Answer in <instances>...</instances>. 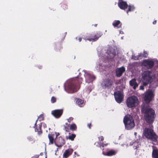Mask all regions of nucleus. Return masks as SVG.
<instances>
[{
	"label": "nucleus",
	"instance_id": "7c9ffc66",
	"mask_svg": "<svg viewBox=\"0 0 158 158\" xmlns=\"http://www.w3.org/2000/svg\"><path fill=\"white\" fill-rule=\"evenodd\" d=\"M66 125H67V126H64V130H65L66 131H68V130L69 129H68L69 125L68 124L66 123Z\"/></svg>",
	"mask_w": 158,
	"mask_h": 158
},
{
	"label": "nucleus",
	"instance_id": "7ed1b4c3",
	"mask_svg": "<svg viewBox=\"0 0 158 158\" xmlns=\"http://www.w3.org/2000/svg\"><path fill=\"white\" fill-rule=\"evenodd\" d=\"M152 72L149 71H145L143 73L142 79L144 85L146 86L152 82Z\"/></svg>",
	"mask_w": 158,
	"mask_h": 158
},
{
	"label": "nucleus",
	"instance_id": "c9c22d12",
	"mask_svg": "<svg viewBox=\"0 0 158 158\" xmlns=\"http://www.w3.org/2000/svg\"><path fill=\"white\" fill-rule=\"evenodd\" d=\"M39 157V155H35L31 157V158H38Z\"/></svg>",
	"mask_w": 158,
	"mask_h": 158
},
{
	"label": "nucleus",
	"instance_id": "39448f33",
	"mask_svg": "<svg viewBox=\"0 0 158 158\" xmlns=\"http://www.w3.org/2000/svg\"><path fill=\"white\" fill-rule=\"evenodd\" d=\"M143 134L147 138L154 141H156L157 136L151 128H145L144 130Z\"/></svg>",
	"mask_w": 158,
	"mask_h": 158
},
{
	"label": "nucleus",
	"instance_id": "79ce46f5",
	"mask_svg": "<svg viewBox=\"0 0 158 158\" xmlns=\"http://www.w3.org/2000/svg\"><path fill=\"white\" fill-rule=\"evenodd\" d=\"M79 40L80 42H81V38H80L79 39Z\"/></svg>",
	"mask_w": 158,
	"mask_h": 158
},
{
	"label": "nucleus",
	"instance_id": "37998d69",
	"mask_svg": "<svg viewBox=\"0 0 158 158\" xmlns=\"http://www.w3.org/2000/svg\"><path fill=\"white\" fill-rule=\"evenodd\" d=\"M122 32L123 33V31H122V32H120V33H122Z\"/></svg>",
	"mask_w": 158,
	"mask_h": 158
},
{
	"label": "nucleus",
	"instance_id": "dca6fc26",
	"mask_svg": "<svg viewBox=\"0 0 158 158\" xmlns=\"http://www.w3.org/2000/svg\"><path fill=\"white\" fill-rule=\"evenodd\" d=\"M73 152V150L72 149H68L65 151L63 154V156L65 158L68 157L71 154H72Z\"/></svg>",
	"mask_w": 158,
	"mask_h": 158
},
{
	"label": "nucleus",
	"instance_id": "ea45409f",
	"mask_svg": "<svg viewBox=\"0 0 158 158\" xmlns=\"http://www.w3.org/2000/svg\"><path fill=\"white\" fill-rule=\"evenodd\" d=\"M156 20H155L153 22V24H155L156 23Z\"/></svg>",
	"mask_w": 158,
	"mask_h": 158
},
{
	"label": "nucleus",
	"instance_id": "1a4fd4ad",
	"mask_svg": "<svg viewBox=\"0 0 158 158\" xmlns=\"http://www.w3.org/2000/svg\"><path fill=\"white\" fill-rule=\"evenodd\" d=\"M85 72V80L86 82L88 83L92 82L95 79V77L91 75L89 73L85 70H84Z\"/></svg>",
	"mask_w": 158,
	"mask_h": 158
},
{
	"label": "nucleus",
	"instance_id": "a878e982",
	"mask_svg": "<svg viewBox=\"0 0 158 158\" xmlns=\"http://www.w3.org/2000/svg\"><path fill=\"white\" fill-rule=\"evenodd\" d=\"M77 128V126L75 124H73L70 125V129L72 130H75Z\"/></svg>",
	"mask_w": 158,
	"mask_h": 158
},
{
	"label": "nucleus",
	"instance_id": "a19ab883",
	"mask_svg": "<svg viewBox=\"0 0 158 158\" xmlns=\"http://www.w3.org/2000/svg\"><path fill=\"white\" fill-rule=\"evenodd\" d=\"M37 120H36V122L35 123V126H34V127L35 128V127L36 126V122H37Z\"/></svg>",
	"mask_w": 158,
	"mask_h": 158
},
{
	"label": "nucleus",
	"instance_id": "9b49d317",
	"mask_svg": "<svg viewBox=\"0 0 158 158\" xmlns=\"http://www.w3.org/2000/svg\"><path fill=\"white\" fill-rule=\"evenodd\" d=\"M63 113L62 109L56 110L52 111V114L56 118H59L62 115Z\"/></svg>",
	"mask_w": 158,
	"mask_h": 158
},
{
	"label": "nucleus",
	"instance_id": "cd10ccee",
	"mask_svg": "<svg viewBox=\"0 0 158 158\" xmlns=\"http://www.w3.org/2000/svg\"><path fill=\"white\" fill-rule=\"evenodd\" d=\"M128 10L127 11V13H128V11H130L134 10L135 7L133 6H129Z\"/></svg>",
	"mask_w": 158,
	"mask_h": 158
},
{
	"label": "nucleus",
	"instance_id": "20e7f679",
	"mask_svg": "<svg viewBox=\"0 0 158 158\" xmlns=\"http://www.w3.org/2000/svg\"><path fill=\"white\" fill-rule=\"evenodd\" d=\"M126 104L129 108L135 107L137 106L139 102L138 98L135 96L129 97L126 101Z\"/></svg>",
	"mask_w": 158,
	"mask_h": 158
},
{
	"label": "nucleus",
	"instance_id": "a211bd4d",
	"mask_svg": "<svg viewBox=\"0 0 158 158\" xmlns=\"http://www.w3.org/2000/svg\"><path fill=\"white\" fill-rule=\"evenodd\" d=\"M111 81L109 79H106L103 83V85L105 87H108L111 85Z\"/></svg>",
	"mask_w": 158,
	"mask_h": 158
},
{
	"label": "nucleus",
	"instance_id": "bb28decb",
	"mask_svg": "<svg viewBox=\"0 0 158 158\" xmlns=\"http://www.w3.org/2000/svg\"><path fill=\"white\" fill-rule=\"evenodd\" d=\"M76 135L74 134H72L71 135H69L68 138L71 140H73L74 138L75 137Z\"/></svg>",
	"mask_w": 158,
	"mask_h": 158
},
{
	"label": "nucleus",
	"instance_id": "f3484780",
	"mask_svg": "<svg viewBox=\"0 0 158 158\" xmlns=\"http://www.w3.org/2000/svg\"><path fill=\"white\" fill-rule=\"evenodd\" d=\"M110 51L109 50H108L106 52V53L108 55H109L111 58L113 57L116 55V52L114 49L111 48L110 49Z\"/></svg>",
	"mask_w": 158,
	"mask_h": 158
},
{
	"label": "nucleus",
	"instance_id": "c03bdc74",
	"mask_svg": "<svg viewBox=\"0 0 158 158\" xmlns=\"http://www.w3.org/2000/svg\"><path fill=\"white\" fill-rule=\"evenodd\" d=\"M122 32L123 33V31H122V32H120V33H122Z\"/></svg>",
	"mask_w": 158,
	"mask_h": 158
},
{
	"label": "nucleus",
	"instance_id": "393cba45",
	"mask_svg": "<svg viewBox=\"0 0 158 158\" xmlns=\"http://www.w3.org/2000/svg\"><path fill=\"white\" fill-rule=\"evenodd\" d=\"M142 54H139V55L137 56H132V59H133L135 60H138L139 57L141 56H142Z\"/></svg>",
	"mask_w": 158,
	"mask_h": 158
},
{
	"label": "nucleus",
	"instance_id": "ddd939ff",
	"mask_svg": "<svg viewBox=\"0 0 158 158\" xmlns=\"http://www.w3.org/2000/svg\"><path fill=\"white\" fill-rule=\"evenodd\" d=\"M119 1L118 3V5L121 9L125 10L127 7V2H123L122 0H119Z\"/></svg>",
	"mask_w": 158,
	"mask_h": 158
},
{
	"label": "nucleus",
	"instance_id": "473e14b6",
	"mask_svg": "<svg viewBox=\"0 0 158 158\" xmlns=\"http://www.w3.org/2000/svg\"><path fill=\"white\" fill-rule=\"evenodd\" d=\"M144 54H143V55H142V56H143L145 57H147V55H148L147 53L145 51H144Z\"/></svg>",
	"mask_w": 158,
	"mask_h": 158
},
{
	"label": "nucleus",
	"instance_id": "2eb2a0df",
	"mask_svg": "<svg viewBox=\"0 0 158 158\" xmlns=\"http://www.w3.org/2000/svg\"><path fill=\"white\" fill-rule=\"evenodd\" d=\"M65 143L64 140L61 137H59L57 140L56 145L58 147H61Z\"/></svg>",
	"mask_w": 158,
	"mask_h": 158
},
{
	"label": "nucleus",
	"instance_id": "09e8293b",
	"mask_svg": "<svg viewBox=\"0 0 158 158\" xmlns=\"http://www.w3.org/2000/svg\"><path fill=\"white\" fill-rule=\"evenodd\" d=\"M59 135V134L58 133V134H57V135H56V136H57V135Z\"/></svg>",
	"mask_w": 158,
	"mask_h": 158
},
{
	"label": "nucleus",
	"instance_id": "f8f14e48",
	"mask_svg": "<svg viewBox=\"0 0 158 158\" xmlns=\"http://www.w3.org/2000/svg\"><path fill=\"white\" fill-rule=\"evenodd\" d=\"M125 68L124 67H122L117 68L116 70V74L118 77H120L122 76L123 73L125 71Z\"/></svg>",
	"mask_w": 158,
	"mask_h": 158
},
{
	"label": "nucleus",
	"instance_id": "f704fd0d",
	"mask_svg": "<svg viewBox=\"0 0 158 158\" xmlns=\"http://www.w3.org/2000/svg\"><path fill=\"white\" fill-rule=\"evenodd\" d=\"M99 139L100 140H101L102 141L104 140V138L103 136H100L99 137Z\"/></svg>",
	"mask_w": 158,
	"mask_h": 158
},
{
	"label": "nucleus",
	"instance_id": "4c0bfd02",
	"mask_svg": "<svg viewBox=\"0 0 158 158\" xmlns=\"http://www.w3.org/2000/svg\"><path fill=\"white\" fill-rule=\"evenodd\" d=\"M143 86H144L143 85H141L140 87V89L141 90H143L144 89V87Z\"/></svg>",
	"mask_w": 158,
	"mask_h": 158
},
{
	"label": "nucleus",
	"instance_id": "58836bf2",
	"mask_svg": "<svg viewBox=\"0 0 158 158\" xmlns=\"http://www.w3.org/2000/svg\"><path fill=\"white\" fill-rule=\"evenodd\" d=\"M91 125V123H89V124H88V127H89V128L90 129V126Z\"/></svg>",
	"mask_w": 158,
	"mask_h": 158
},
{
	"label": "nucleus",
	"instance_id": "c85d7f7f",
	"mask_svg": "<svg viewBox=\"0 0 158 158\" xmlns=\"http://www.w3.org/2000/svg\"><path fill=\"white\" fill-rule=\"evenodd\" d=\"M139 147V143L135 142L134 143V148L135 149H136L137 148Z\"/></svg>",
	"mask_w": 158,
	"mask_h": 158
},
{
	"label": "nucleus",
	"instance_id": "49530a36",
	"mask_svg": "<svg viewBox=\"0 0 158 158\" xmlns=\"http://www.w3.org/2000/svg\"><path fill=\"white\" fill-rule=\"evenodd\" d=\"M59 135V134L58 133V134H57V135H56V136H57V135Z\"/></svg>",
	"mask_w": 158,
	"mask_h": 158
},
{
	"label": "nucleus",
	"instance_id": "6e6552de",
	"mask_svg": "<svg viewBox=\"0 0 158 158\" xmlns=\"http://www.w3.org/2000/svg\"><path fill=\"white\" fill-rule=\"evenodd\" d=\"M114 96L116 101L118 103H120L123 101V97L122 92L117 91L114 93Z\"/></svg>",
	"mask_w": 158,
	"mask_h": 158
},
{
	"label": "nucleus",
	"instance_id": "f03ea898",
	"mask_svg": "<svg viewBox=\"0 0 158 158\" xmlns=\"http://www.w3.org/2000/svg\"><path fill=\"white\" fill-rule=\"evenodd\" d=\"M123 122L125 128L127 130L132 129L135 126V124L132 117L129 114L126 115L124 117Z\"/></svg>",
	"mask_w": 158,
	"mask_h": 158
},
{
	"label": "nucleus",
	"instance_id": "0eeeda50",
	"mask_svg": "<svg viewBox=\"0 0 158 158\" xmlns=\"http://www.w3.org/2000/svg\"><path fill=\"white\" fill-rule=\"evenodd\" d=\"M154 96L153 91L151 90L147 91L145 93L144 99L147 103H149Z\"/></svg>",
	"mask_w": 158,
	"mask_h": 158
},
{
	"label": "nucleus",
	"instance_id": "a18cd8bd",
	"mask_svg": "<svg viewBox=\"0 0 158 158\" xmlns=\"http://www.w3.org/2000/svg\"><path fill=\"white\" fill-rule=\"evenodd\" d=\"M122 32L123 33V31H122V32H120V33H122Z\"/></svg>",
	"mask_w": 158,
	"mask_h": 158
},
{
	"label": "nucleus",
	"instance_id": "72a5a7b5",
	"mask_svg": "<svg viewBox=\"0 0 158 158\" xmlns=\"http://www.w3.org/2000/svg\"><path fill=\"white\" fill-rule=\"evenodd\" d=\"M73 119V118L72 117H70L68 119H67L68 121L69 122H70Z\"/></svg>",
	"mask_w": 158,
	"mask_h": 158
},
{
	"label": "nucleus",
	"instance_id": "f257e3e1",
	"mask_svg": "<svg viewBox=\"0 0 158 158\" xmlns=\"http://www.w3.org/2000/svg\"><path fill=\"white\" fill-rule=\"evenodd\" d=\"M141 111L145 114V119L147 123H150L153 122L154 115V111L153 109L148 107L147 105L145 104L142 106Z\"/></svg>",
	"mask_w": 158,
	"mask_h": 158
},
{
	"label": "nucleus",
	"instance_id": "423d86ee",
	"mask_svg": "<svg viewBox=\"0 0 158 158\" xmlns=\"http://www.w3.org/2000/svg\"><path fill=\"white\" fill-rule=\"evenodd\" d=\"M82 81V79H79L78 80L74 81L73 80L71 81H69V83L68 88L71 93H73L76 92L77 91V86L75 84L77 82L79 83H81Z\"/></svg>",
	"mask_w": 158,
	"mask_h": 158
},
{
	"label": "nucleus",
	"instance_id": "4468645a",
	"mask_svg": "<svg viewBox=\"0 0 158 158\" xmlns=\"http://www.w3.org/2000/svg\"><path fill=\"white\" fill-rule=\"evenodd\" d=\"M129 84L132 87L134 90L138 86V84L136 82V80L135 79L131 80L130 81Z\"/></svg>",
	"mask_w": 158,
	"mask_h": 158
},
{
	"label": "nucleus",
	"instance_id": "8fccbe9b",
	"mask_svg": "<svg viewBox=\"0 0 158 158\" xmlns=\"http://www.w3.org/2000/svg\"><path fill=\"white\" fill-rule=\"evenodd\" d=\"M121 38H122V39H123V37H122Z\"/></svg>",
	"mask_w": 158,
	"mask_h": 158
},
{
	"label": "nucleus",
	"instance_id": "412c9836",
	"mask_svg": "<svg viewBox=\"0 0 158 158\" xmlns=\"http://www.w3.org/2000/svg\"><path fill=\"white\" fill-rule=\"evenodd\" d=\"M152 156L153 158H158V151L156 150H153Z\"/></svg>",
	"mask_w": 158,
	"mask_h": 158
},
{
	"label": "nucleus",
	"instance_id": "9d476101",
	"mask_svg": "<svg viewBox=\"0 0 158 158\" xmlns=\"http://www.w3.org/2000/svg\"><path fill=\"white\" fill-rule=\"evenodd\" d=\"M143 65L147 69H150L152 67L154 64L153 61L150 60H146L143 63Z\"/></svg>",
	"mask_w": 158,
	"mask_h": 158
},
{
	"label": "nucleus",
	"instance_id": "e433bc0d",
	"mask_svg": "<svg viewBox=\"0 0 158 158\" xmlns=\"http://www.w3.org/2000/svg\"><path fill=\"white\" fill-rule=\"evenodd\" d=\"M35 132H38V134H40V131H39V130L38 129L35 128Z\"/></svg>",
	"mask_w": 158,
	"mask_h": 158
},
{
	"label": "nucleus",
	"instance_id": "5701e85b",
	"mask_svg": "<svg viewBox=\"0 0 158 158\" xmlns=\"http://www.w3.org/2000/svg\"><path fill=\"white\" fill-rule=\"evenodd\" d=\"M101 35V34H100L99 35L97 34L96 35H95V36H96L97 37L96 38H95L94 39H89L88 40L90 41H94L97 40L100 37Z\"/></svg>",
	"mask_w": 158,
	"mask_h": 158
},
{
	"label": "nucleus",
	"instance_id": "6ab92c4d",
	"mask_svg": "<svg viewBox=\"0 0 158 158\" xmlns=\"http://www.w3.org/2000/svg\"><path fill=\"white\" fill-rule=\"evenodd\" d=\"M113 25L114 27H117L118 28L121 27V24L119 20H117L113 23Z\"/></svg>",
	"mask_w": 158,
	"mask_h": 158
},
{
	"label": "nucleus",
	"instance_id": "4be33fe9",
	"mask_svg": "<svg viewBox=\"0 0 158 158\" xmlns=\"http://www.w3.org/2000/svg\"><path fill=\"white\" fill-rule=\"evenodd\" d=\"M76 103L79 106L81 107H82V106L81 105L84 104V101L83 100L81 99H78L77 101H76Z\"/></svg>",
	"mask_w": 158,
	"mask_h": 158
},
{
	"label": "nucleus",
	"instance_id": "2f4dec72",
	"mask_svg": "<svg viewBox=\"0 0 158 158\" xmlns=\"http://www.w3.org/2000/svg\"><path fill=\"white\" fill-rule=\"evenodd\" d=\"M44 116L43 114H42L40 115V120H43L44 119Z\"/></svg>",
	"mask_w": 158,
	"mask_h": 158
},
{
	"label": "nucleus",
	"instance_id": "c756f323",
	"mask_svg": "<svg viewBox=\"0 0 158 158\" xmlns=\"http://www.w3.org/2000/svg\"><path fill=\"white\" fill-rule=\"evenodd\" d=\"M56 98L54 97H52L51 99V101L52 103H54L56 102Z\"/></svg>",
	"mask_w": 158,
	"mask_h": 158
},
{
	"label": "nucleus",
	"instance_id": "b1692460",
	"mask_svg": "<svg viewBox=\"0 0 158 158\" xmlns=\"http://www.w3.org/2000/svg\"><path fill=\"white\" fill-rule=\"evenodd\" d=\"M48 137L50 140V142L51 143L53 144L54 141V138L53 135L51 134H49Z\"/></svg>",
	"mask_w": 158,
	"mask_h": 158
},
{
	"label": "nucleus",
	"instance_id": "aec40b11",
	"mask_svg": "<svg viewBox=\"0 0 158 158\" xmlns=\"http://www.w3.org/2000/svg\"><path fill=\"white\" fill-rule=\"evenodd\" d=\"M116 153V152L114 150H111L109 151L106 152V155L107 156H112L115 155Z\"/></svg>",
	"mask_w": 158,
	"mask_h": 158
},
{
	"label": "nucleus",
	"instance_id": "de8ad7c7",
	"mask_svg": "<svg viewBox=\"0 0 158 158\" xmlns=\"http://www.w3.org/2000/svg\"><path fill=\"white\" fill-rule=\"evenodd\" d=\"M59 135V134L58 133V134H57V135H56V136H57V135Z\"/></svg>",
	"mask_w": 158,
	"mask_h": 158
}]
</instances>
